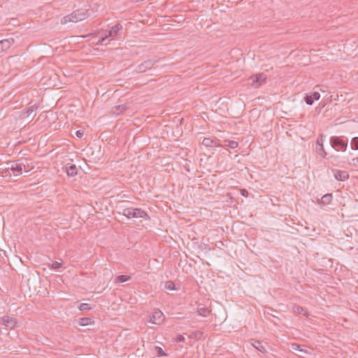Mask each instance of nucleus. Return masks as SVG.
I'll return each instance as SVG.
<instances>
[{"label": "nucleus", "instance_id": "17", "mask_svg": "<svg viewBox=\"0 0 358 358\" xmlns=\"http://www.w3.org/2000/svg\"><path fill=\"white\" fill-rule=\"evenodd\" d=\"M78 169L75 164H67L66 166V172L70 177H73L77 175Z\"/></svg>", "mask_w": 358, "mask_h": 358}, {"label": "nucleus", "instance_id": "18", "mask_svg": "<svg viewBox=\"0 0 358 358\" xmlns=\"http://www.w3.org/2000/svg\"><path fill=\"white\" fill-rule=\"evenodd\" d=\"M332 198V194H327L321 198L319 203L324 206H327L331 203Z\"/></svg>", "mask_w": 358, "mask_h": 358}, {"label": "nucleus", "instance_id": "28", "mask_svg": "<svg viewBox=\"0 0 358 358\" xmlns=\"http://www.w3.org/2000/svg\"><path fill=\"white\" fill-rule=\"evenodd\" d=\"M79 309L81 311H85V310H90L92 309V307H90V304L83 303L80 305Z\"/></svg>", "mask_w": 358, "mask_h": 358}, {"label": "nucleus", "instance_id": "10", "mask_svg": "<svg viewBox=\"0 0 358 358\" xmlns=\"http://www.w3.org/2000/svg\"><path fill=\"white\" fill-rule=\"evenodd\" d=\"M129 108L127 103L116 105L112 108L111 112L113 115H118Z\"/></svg>", "mask_w": 358, "mask_h": 358}, {"label": "nucleus", "instance_id": "20", "mask_svg": "<svg viewBox=\"0 0 358 358\" xmlns=\"http://www.w3.org/2000/svg\"><path fill=\"white\" fill-rule=\"evenodd\" d=\"M202 335H203L202 331H195L192 332L189 334V338H192V339L199 340L201 338Z\"/></svg>", "mask_w": 358, "mask_h": 358}, {"label": "nucleus", "instance_id": "25", "mask_svg": "<svg viewBox=\"0 0 358 358\" xmlns=\"http://www.w3.org/2000/svg\"><path fill=\"white\" fill-rule=\"evenodd\" d=\"M92 319L90 317H82L80 319L79 324L81 326H87L91 324Z\"/></svg>", "mask_w": 358, "mask_h": 358}, {"label": "nucleus", "instance_id": "19", "mask_svg": "<svg viewBox=\"0 0 358 358\" xmlns=\"http://www.w3.org/2000/svg\"><path fill=\"white\" fill-rule=\"evenodd\" d=\"M197 313L201 316L207 317L209 315V313H210V310L206 307H199V306L197 308Z\"/></svg>", "mask_w": 358, "mask_h": 358}, {"label": "nucleus", "instance_id": "31", "mask_svg": "<svg viewBox=\"0 0 358 358\" xmlns=\"http://www.w3.org/2000/svg\"><path fill=\"white\" fill-rule=\"evenodd\" d=\"M108 38V36L106 34L104 36H101L96 42V45H102L104 44L105 41Z\"/></svg>", "mask_w": 358, "mask_h": 358}, {"label": "nucleus", "instance_id": "13", "mask_svg": "<svg viewBox=\"0 0 358 358\" xmlns=\"http://www.w3.org/2000/svg\"><path fill=\"white\" fill-rule=\"evenodd\" d=\"M202 145L206 147H220L221 146L217 139H212L210 138H204L202 141Z\"/></svg>", "mask_w": 358, "mask_h": 358}, {"label": "nucleus", "instance_id": "34", "mask_svg": "<svg viewBox=\"0 0 358 358\" xmlns=\"http://www.w3.org/2000/svg\"><path fill=\"white\" fill-rule=\"evenodd\" d=\"M185 341V337L182 335H178L176 338L177 343L183 342Z\"/></svg>", "mask_w": 358, "mask_h": 358}, {"label": "nucleus", "instance_id": "23", "mask_svg": "<svg viewBox=\"0 0 358 358\" xmlns=\"http://www.w3.org/2000/svg\"><path fill=\"white\" fill-rule=\"evenodd\" d=\"M130 279H131V276L127 275H120L116 277V280L119 282H124L129 280Z\"/></svg>", "mask_w": 358, "mask_h": 358}, {"label": "nucleus", "instance_id": "2", "mask_svg": "<svg viewBox=\"0 0 358 358\" xmlns=\"http://www.w3.org/2000/svg\"><path fill=\"white\" fill-rule=\"evenodd\" d=\"M122 215L129 219L131 218H144L150 219V217L145 211L141 208H126L122 211Z\"/></svg>", "mask_w": 358, "mask_h": 358}, {"label": "nucleus", "instance_id": "6", "mask_svg": "<svg viewBox=\"0 0 358 358\" xmlns=\"http://www.w3.org/2000/svg\"><path fill=\"white\" fill-rule=\"evenodd\" d=\"M157 59H148L143 62L141 64L137 66L136 71L141 73L145 72L148 69H151L153 66L157 62Z\"/></svg>", "mask_w": 358, "mask_h": 358}, {"label": "nucleus", "instance_id": "37", "mask_svg": "<svg viewBox=\"0 0 358 358\" xmlns=\"http://www.w3.org/2000/svg\"><path fill=\"white\" fill-rule=\"evenodd\" d=\"M352 161H353V162H355L356 161L357 163H358V157L352 159ZM354 164H355V163H354Z\"/></svg>", "mask_w": 358, "mask_h": 358}, {"label": "nucleus", "instance_id": "11", "mask_svg": "<svg viewBox=\"0 0 358 358\" xmlns=\"http://www.w3.org/2000/svg\"><path fill=\"white\" fill-rule=\"evenodd\" d=\"M36 108H34V106L27 108L24 111H22V113L21 114V117H22V118L27 117V118H30V120H33L36 115V113H34V110Z\"/></svg>", "mask_w": 358, "mask_h": 358}, {"label": "nucleus", "instance_id": "16", "mask_svg": "<svg viewBox=\"0 0 358 358\" xmlns=\"http://www.w3.org/2000/svg\"><path fill=\"white\" fill-rule=\"evenodd\" d=\"M122 29V26L120 24H116L113 26L107 34L108 37H116L118 34V32Z\"/></svg>", "mask_w": 358, "mask_h": 358}, {"label": "nucleus", "instance_id": "35", "mask_svg": "<svg viewBox=\"0 0 358 358\" xmlns=\"http://www.w3.org/2000/svg\"><path fill=\"white\" fill-rule=\"evenodd\" d=\"M320 141L322 142V135H321L320 138H318L317 140V147H320V145H322V143H320Z\"/></svg>", "mask_w": 358, "mask_h": 358}, {"label": "nucleus", "instance_id": "21", "mask_svg": "<svg viewBox=\"0 0 358 358\" xmlns=\"http://www.w3.org/2000/svg\"><path fill=\"white\" fill-rule=\"evenodd\" d=\"M253 346L261 352H266V350L265 348L263 346L262 342H260L259 341H255V343H253Z\"/></svg>", "mask_w": 358, "mask_h": 358}, {"label": "nucleus", "instance_id": "7", "mask_svg": "<svg viewBox=\"0 0 358 358\" xmlns=\"http://www.w3.org/2000/svg\"><path fill=\"white\" fill-rule=\"evenodd\" d=\"M303 345H301L297 343H292L291 345V348L293 351L296 352V355L301 358H307L308 356L310 355V352L308 351L306 349L302 348Z\"/></svg>", "mask_w": 358, "mask_h": 358}, {"label": "nucleus", "instance_id": "3", "mask_svg": "<svg viewBox=\"0 0 358 358\" xmlns=\"http://www.w3.org/2000/svg\"><path fill=\"white\" fill-rule=\"evenodd\" d=\"M7 168L4 173L7 176V173H9V171H13L15 176H20L22 173L23 169L25 168V165L22 163V160L18 159L15 161H9L6 163Z\"/></svg>", "mask_w": 358, "mask_h": 358}, {"label": "nucleus", "instance_id": "22", "mask_svg": "<svg viewBox=\"0 0 358 358\" xmlns=\"http://www.w3.org/2000/svg\"><path fill=\"white\" fill-rule=\"evenodd\" d=\"M316 152L319 155L324 158H325L327 155V153L325 152L323 148V145H320V147H316Z\"/></svg>", "mask_w": 358, "mask_h": 358}, {"label": "nucleus", "instance_id": "15", "mask_svg": "<svg viewBox=\"0 0 358 358\" xmlns=\"http://www.w3.org/2000/svg\"><path fill=\"white\" fill-rule=\"evenodd\" d=\"M13 43V38H7L0 41V52H3L10 48Z\"/></svg>", "mask_w": 358, "mask_h": 358}, {"label": "nucleus", "instance_id": "36", "mask_svg": "<svg viewBox=\"0 0 358 358\" xmlns=\"http://www.w3.org/2000/svg\"><path fill=\"white\" fill-rule=\"evenodd\" d=\"M241 194H242V195L245 196L246 194H248V191L246 189H242Z\"/></svg>", "mask_w": 358, "mask_h": 358}, {"label": "nucleus", "instance_id": "14", "mask_svg": "<svg viewBox=\"0 0 358 358\" xmlns=\"http://www.w3.org/2000/svg\"><path fill=\"white\" fill-rule=\"evenodd\" d=\"M334 177L337 180L345 181L349 178V174L347 171L340 170H333Z\"/></svg>", "mask_w": 358, "mask_h": 358}, {"label": "nucleus", "instance_id": "30", "mask_svg": "<svg viewBox=\"0 0 358 358\" xmlns=\"http://www.w3.org/2000/svg\"><path fill=\"white\" fill-rule=\"evenodd\" d=\"M294 312L297 313L299 314H303L304 315H306L307 314L306 311L304 310V309L301 306H296L294 308Z\"/></svg>", "mask_w": 358, "mask_h": 358}, {"label": "nucleus", "instance_id": "33", "mask_svg": "<svg viewBox=\"0 0 358 358\" xmlns=\"http://www.w3.org/2000/svg\"><path fill=\"white\" fill-rule=\"evenodd\" d=\"M83 134H84L83 130H78V131H76V136L80 138L83 136Z\"/></svg>", "mask_w": 358, "mask_h": 358}, {"label": "nucleus", "instance_id": "12", "mask_svg": "<svg viewBox=\"0 0 358 358\" xmlns=\"http://www.w3.org/2000/svg\"><path fill=\"white\" fill-rule=\"evenodd\" d=\"M320 98V94L317 92H314L313 94L310 95H306L304 97V100L308 105H312L314 101H317Z\"/></svg>", "mask_w": 358, "mask_h": 358}, {"label": "nucleus", "instance_id": "32", "mask_svg": "<svg viewBox=\"0 0 358 358\" xmlns=\"http://www.w3.org/2000/svg\"><path fill=\"white\" fill-rule=\"evenodd\" d=\"M155 351L157 352V356H164L166 355L164 351L160 347H156Z\"/></svg>", "mask_w": 358, "mask_h": 358}, {"label": "nucleus", "instance_id": "4", "mask_svg": "<svg viewBox=\"0 0 358 358\" xmlns=\"http://www.w3.org/2000/svg\"><path fill=\"white\" fill-rule=\"evenodd\" d=\"M331 146L337 152H345L348 147V139L341 136H331L329 140Z\"/></svg>", "mask_w": 358, "mask_h": 358}, {"label": "nucleus", "instance_id": "5", "mask_svg": "<svg viewBox=\"0 0 358 358\" xmlns=\"http://www.w3.org/2000/svg\"><path fill=\"white\" fill-rule=\"evenodd\" d=\"M266 75L264 73L252 75L250 77L251 86L254 88H257L266 82Z\"/></svg>", "mask_w": 358, "mask_h": 358}, {"label": "nucleus", "instance_id": "29", "mask_svg": "<svg viewBox=\"0 0 358 358\" xmlns=\"http://www.w3.org/2000/svg\"><path fill=\"white\" fill-rule=\"evenodd\" d=\"M227 142L228 143L227 145L231 149H234L238 147V143L235 141H228Z\"/></svg>", "mask_w": 358, "mask_h": 358}, {"label": "nucleus", "instance_id": "26", "mask_svg": "<svg viewBox=\"0 0 358 358\" xmlns=\"http://www.w3.org/2000/svg\"><path fill=\"white\" fill-rule=\"evenodd\" d=\"M351 148L354 150H358V137L352 138L351 141Z\"/></svg>", "mask_w": 358, "mask_h": 358}, {"label": "nucleus", "instance_id": "8", "mask_svg": "<svg viewBox=\"0 0 358 358\" xmlns=\"http://www.w3.org/2000/svg\"><path fill=\"white\" fill-rule=\"evenodd\" d=\"M164 320V315L161 310H155L150 319V322L155 324H160Z\"/></svg>", "mask_w": 358, "mask_h": 358}, {"label": "nucleus", "instance_id": "9", "mask_svg": "<svg viewBox=\"0 0 358 358\" xmlns=\"http://www.w3.org/2000/svg\"><path fill=\"white\" fill-rule=\"evenodd\" d=\"M2 324L6 327L13 329L16 327L17 322L14 317L5 315L2 317Z\"/></svg>", "mask_w": 358, "mask_h": 358}, {"label": "nucleus", "instance_id": "1", "mask_svg": "<svg viewBox=\"0 0 358 358\" xmlns=\"http://www.w3.org/2000/svg\"><path fill=\"white\" fill-rule=\"evenodd\" d=\"M88 16L87 11L82 9H78L73 11L72 13L64 16L62 20V24H66L67 22H77L85 19Z\"/></svg>", "mask_w": 358, "mask_h": 358}, {"label": "nucleus", "instance_id": "24", "mask_svg": "<svg viewBox=\"0 0 358 358\" xmlns=\"http://www.w3.org/2000/svg\"><path fill=\"white\" fill-rule=\"evenodd\" d=\"M164 287H165V289H166L168 290H171V291L176 289V286H175V283L173 281H171V280L166 281L165 282Z\"/></svg>", "mask_w": 358, "mask_h": 358}, {"label": "nucleus", "instance_id": "27", "mask_svg": "<svg viewBox=\"0 0 358 358\" xmlns=\"http://www.w3.org/2000/svg\"><path fill=\"white\" fill-rule=\"evenodd\" d=\"M48 265L54 270H58L62 266V264L58 262H54L51 264H49Z\"/></svg>", "mask_w": 358, "mask_h": 358}]
</instances>
